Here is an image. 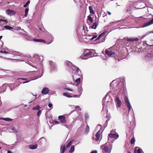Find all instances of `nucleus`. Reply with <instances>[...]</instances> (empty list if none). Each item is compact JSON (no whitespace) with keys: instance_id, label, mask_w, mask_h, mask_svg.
Here are the masks:
<instances>
[{"instance_id":"9d476101","label":"nucleus","mask_w":153,"mask_h":153,"mask_svg":"<svg viewBox=\"0 0 153 153\" xmlns=\"http://www.w3.org/2000/svg\"><path fill=\"white\" fill-rule=\"evenodd\" d=\"M6 13L8 15H14L16 14L15 11L10 10H7L6 11Z\"/></svg>"},{"instance_id":"7ed1b4c3","label":"nucleus","mask_w":153,"mask_h":153,"mask_svg":"<svg viewBox=\"0 0 153 153\" xmlns=\"http://www.w3.org/2000/svg\"><path fill=\"white\" fill-rule=\"evenodd\" d=\"M101 135V132L99 131L96 134L95 137H93L92 138V140H95L96 142H97L100 137Z\"/></svg>"},{"instance_id":"603ef678","label":"nucleus","mask_w":153,"mask_h":153,"mask_svg":"<svg viewBox=\"0 0 153 153\" xmlns=\"http://www.w3.org/2000/svg\"><path fill=\"white\" fill-rule=\"evenodd\" d=\"M74 1L75 2V3H77L78 1V0H74Z\"/></svg>"},{"instance_id":"2eb2a0df","label":"nucleus","mask_w":153,"mask_h":153,"mask_svg":"<svg viewBox=\"0 0 153 153\" xmlns=\"http://www.w3.org/2000/svg\"><path fill=\"white\" fill-rule=\"evenodd\" d=\"M141 149L138 147H135L134 148V152L135 153H141Z\"/></svg>"},{"instance_id":"9b49d317","label":"nucleus","mask_w":153,"mask_h":153,"mask_svg":"<svg viewBox=\"0 0 153 153\" xmlns=\"http://www.w3.org/2000/svg\"><path fill=\"white\" fill-rule=\"evenodd\" d=\"M108 136L111 138H118L119 135L118 134H113L111 133H110L108 135Z\"/></svg>"},{"instance_id":"6e6552de","label":"nucleus","mask_w":153,"mask_h":153,"mask_svg":"<svg viewBox=\"0 0 153 153\" xmlns=\"http://www.w3.org/2000/svg\"><path fill=\"white\" fill-rule=\"evenodd\" d=\"M143 3L140 1H138L136 3V7L137 9H141L143 8Z\"/></svg>"},{"instance_id":"aec40b11","label":"nucleus","mask_w":153,"mask_h":153,"mask_svg":"<svg viewBox=\"0 0 153 153\" xmlns=\"http://www.w3.org/2000/svg\"><path fill=\"white\" fill-rule=\"evenodd\" d=\"M88 19L91 23H92L93 22V18L91 16V15H90L88 16Z\"/></svg>"},{"instance_id":"b1692460","label":"nucleus","mask_w":153,"mask_h":153,"mask_svg":"<svg viewBox=\"0 0 153 153\" xmlns=\"http://www.w3.org/2000/svg\"><path fill=\"white\" fill-rule=\"evenodd\" d=\"M1 16H0V18H1ZM3 19H0V22H3L5 23L7 22V19H4V17H3Z\"/></svg>"},{"instance_id":"6ab92c4d","label":"nucleus","mask_w":153,"mask_h":153,"mask_svg":"<svg viewBox=\"0 0 153 153\" xmlns=\"http://www.w3.org/2000/svg\"><path fill=\"white\" fill-rule=\"evenodd\" d=\"M89 130H90L89 127V126L88 125H87L86 128H85V133H86V134H88L89 133Z\"/></svg>"},{"instance_id":"864d4df0","label":"nucleus","mask_w":153,"mask_h":153,"mask_svg":"<svg viewBox=\"0 0 153 153\" xmlns=\"http://www.w3.org/2000/svg\"><path fill=\"white\" fill-rule=\"evenodd\" d=\"M7 153H12L10 151L8 150L7 151Z\"/></svg>"},{"instance_id":"13d9d810","label":"nucleus","mask_w":153,"mask_h":153,"mask_svg":"<svg viewBox=\"0 0 153 153\" xmlns=\"http://www.w3.org/2000/svg\"><path fill=\"white\" fill-rule=\"evenodd\" d=\"M39 29L41 30H42V29H41V28H39Z\"/></svg>"},{"instance_id":"f03ea898","label":"nucleus","mask_w":153,"mask_h":153,"mask_svg":"<svg viewBox=\"0 0 153 153\" xmlns=\"http://www.w3.org/2000/svg\"><path fill=\"white\" fill-rule=\"evenodd\" d=\"M124 100L125 103L127 105L128 109V111H130L131 108V106L130 104L129 100L127 96H125L124 97Z\"/></svg>"},{"instance_id":"6e6d98bb","label":"nucleus","mask_w":153,"mask_h":153,"mask_svg":"<svg viewBox=\"0 0 153 153\" xmlns=\"http://www.w3.org/2000/svg\"><path fill=\"white\" fill-rule=\"evenodd\" d=\"M2 36H0V40L2 38Z\"/></svg>"},{"instance_id":"f8f14e48","label":"nucleus","mask_w":153,"mask_h":153,"mask_svg":"<svg viewBox=\"0 0 153 153\" xmlns=\"http://www.w3.org/2000/svg\"><path fill=\"white\" fill-rule=\"evenodd\" d=\"M33 41L36 42H44V43H46V41L43 40L42 39H33Z\"/></svg>"},{"instance_id":"ea45409f","label":"nucleus","mask_w":153,"mask_h":153,"mask_svg":"<svg viewBox=\"0 0 153 153\" xmlns=\"http://www.w3.org/2000/svg\"><path fill=\"white\" fill-rule=\"evenodd\" d=\"M0 52L1 53H7L8 52L5 51H0Z\"/></svg>"},{"instance_id":"c756f323","label":"nucleus","mask_w":153,"mask_h":153,"mask_svg":"<svg viewBox=\"0 0 153 153\" xmlns=\"http://www.w3.org/2000/svg\"><path fill=\"white\" fill-rule=\"evenodd\" d=\"M82 90V88L81 87H78V91L79 93V95H80L81 94Z\"/></svg>"},{"instance_id":"79ce46f5","label":"nucleus","mask_w":153,"mask_h":153,"mask_svg":"<svg viewBox=\"0 0 153 153\" xmlns=\"http://www.w3.org/2000/svg\"><path fill=\"white\" fill-rule=\"evenodd\" d=\"M65 89L68 90L69 91H73V89H71L69 88H65Z\"/></svg>"},{"instance_id":"393cba45","label":"nucleus","mask_w":153,"mask_h":153,"mask_svg":"<svg viewBox=\"0 0 153 153\" xmlns=\"http://www.w3.org/2000/svg\"><path fill=\"white\" fill-rule=\"evenodd\" d=\"M4 27L6 29L9 30H11L13 28V27L7 25L4 26Z\"/></svg>"},{"instance_id":"e433bc0d","label":"nucleus","mask_w":153,"mask_h":153,"mask_svg":"<svg viewBox=\"0 0 153 153\" xmlns=\"http://www.w3.org/2000/svg\"><path fill=\"white\" fill-rule=\"evenodd\" d=\"M88 118H89L88 116L87 115H86L85 117V120L86 123L87 122V121L88 120Z\"/></svg>"},{"instance_id":"052dcab7","label":"nucleus","mask_w":153,"mask_h":153,"mask_svg":"<svg viewBox=\"0 0 153 153\" xmlns=\"http://www.w3.org/2000/svg\"><path fill=\"white\" fill-rule=\"evenodd\" d=\"M19 53V55H20V53Z\"/></svg>"},{"instance_id":"a211bd4d","label":"nucleus","mask_w":153,"mask_h":153,"mask_svg":"<svg viewBox=\"0 0 153 153\" xmlns=\"http://www.w3.org/2000/svg\"><path fill=\"white\" fill-rule=\"evenodd\" d=\"M98 25V23H97L96 22H94L93 23V25L91 27L92 29H95Z\"/></svg>"},{"instance_id":"680f3d73","label":"nucleus","mask_w":153,"mask_h":153,"mask_svg":"<svg viewBox=\"0 0 153 153\" xmlns=\"http://www.w3.org/2000/svg\"><path fill=\"white\" fill-rule=\"evenodd\" d=\"M1 148V147H0V149Z\"/></svg>"},{"instance_id":"412c9836","label":"nucleus","mask_w":153,"mask_h":153,"mask_svg":"<svg viewBox=\"0 0 153 153\" xmlns=\"http://www.w3.org/2000/svg\"><path fill=\"white\" fill-rule=\"evenodd\" d=\"M1 120H3L6 121H11L12 119L11 118H0Z\"/></svg>"},{"instance_id":"20e7f679","label":"nucleus","mask_w":153,"mask_h":153,"mask_svg":"<svg viewBox=\"0 0 153 153\" xmlns=\"http://www.w3.org/2000/svg\"><path fill=\"white\" fill-rule=\"evenodd\" d=\"M101 149H102L104 153H110V152H109L108 148L106 145V144L101 146Z\"/></svg>"},{"instance_id":"4c0bfd02","label":"nucleus","mask_w":153,"mask_h":153,"mask_svg":"<svg viewBox=\"0 0 153 153\" xmlns=\"http://www.w3.org/2000/svg\"><path fill=\"white\" fill-rule=\"evenodd\" d=\"M71 63L70 61H67L66 62V65L68 66L71 65Z\"/></svg>"},{"instance_id":"dca6fc26","label":"nucleus","mask_w":153,"mask_h":153,"mask_svg":"<svg viewBox=\"0 0 153 153\" xmlns=\"http://www.w3.org/2000/svg\"><path fill=\"white\" fill-rule=\"evenodd\" d=\"M89 9L91 13L92 14H94L95 13V11L93 10L92 7V6H89Z\"/></svg>"},{"instance_id":"a18cd8bd","label":"nucleus","mask_w":153,"mask_h":153,"mask_svg":"<svg viewBox=\"0 0 153 153\" xmlns=\"http://www.w3.org/2000/svg\"><path fill=\"white\" fill-rule=\"evenodd\" d=\"M97 150H94L92 151H91L90 153H97Z\"/></svg>"},{"instance_id":"de8ad7c7","label":"nucleus","mask_w":153,"mask_h":153,"mask_svg":"<svg viewBox=\"0 0 153 153\" xmlns=\"http://www.w3.org/2000/svg\"><path fill=\"white\" fill-rule=\"evenodd\" d=\"M30 80L25 81L24 82H23V83H27V82H29L30 81Z\"/></svg>"},{"instance_id":"ddd939ff","label":"nucleus","mask_w":153,"mask_h":153,"mask_svg":"<svg viewBox=\"0 0 153 153\" xmlns=\"http://www.w3.org/2000/svg\"><path fill=\"white\" fill-rule=\"evenodd\" d=\"M153 24V18L149 22L144 24V27H146Z\"/></svg>"},{"instance_id":"3c124183","label":"nucleus","mask_w":153,"mask_h":153,"mask_svg":"<svg viewBox=\"0 0 153 153\" xmlns=\"http://www.w3.org/2000/svg\"><path fill=\"white\" fill-rule=\"evenodd\" d=\"M107 13L109 15H111V13L110 12L108 11Z\"/></svg>"},{"instance_id":"bb28decb","label":"nucleus","mask_w":153,"mask_h":153,"mask_svg":"<svg viewBox=\"0 0 153 153\" xmlns=\"http://www.w3.org/2000/svg\"><path fill=\"white\" fill-rule=\"evenodd\" d=\"M29 10V9L28 8H27L25 9V14L24 16L25 17H27V14L28 13V12Z\"/></svg>"},{"instance_id":"1a4fd4ad","label":"nucleus","mask_w":153,"mask_h":153,"mask_svg":"<svg viewBox=\"0 0 153 153\" xmlns=\"http://www.w3.org/2000/svg\"><path fill=\"white\" fill-rule=\"evenodd\" d=\"M105 52L106 54L109 56H111V55H115V54L114 52L108 50H105Z\"/></svg>"},{"instance_id":"8fccbe9b","label":"nucleus","mask_w":153,"mask_h":153,"mask_svg":"<svg viewBox=\"0 0 153 153\" xmlns=\"http://www.w3.org/2000/svg\"><path fill=\"white\" fill-rule=\"evenodd\" d=\"M73 97H78V96L76 95H73Z\"/></svg>"},{"instance_id":"58836bf2","label":"nucleus","mask_w":153,"mask_h":153,"mask_svg":"<svg viewBox=\"0 0 153 153\" xmlns=\"http://www.w3.org/2000/svg\"><path fill=\"white\" fill-rule=\"evenodd\" d=\"M75 108L79 111H80L81 110L79 106H76Z\"/></svg>"},{"instance_id":"72a5a7b5","label":"nucleus","mask_w":153,"mask_h":153,"mask_svg":"<svg viewBox=\"0 0 153 153\" xmlns=\"http://www.w3.org/2000/svg\"><path fill=\"white\" fill-rule=\"evenodd\" d=\"M105 34V32H103L102 33L100 34L99 35V37H100V38H102V37L104 36Z\"/></svg>"},{"instance_id":"4d7b16f0","label":"nucleus","mask_w":153,"mask_h":153,"mask_svg":"<svg viewBox=\"0 0 153 153\" xmlns=\"http://www.w3.org/2000/svg\"><path fill=\"white\" fill-rule=\"evenodd\" d=\"M51 42H52V41H51V42H49V43H47V44H50V43H51Z\"/></svg>"},{"instance_id":"c9c22d12","label":"nucleus","mask_w":153,"mask_h":153,"mask_svg":"<svg viewBox=\"0 0 153 153\" xmlns=\"http://www.w3.org/2000/svg\"><path fill=\"white\" fill-rule=\"evenodd\" d=\"M74 67L76 69V71L77 73L79 72V71H80V70H79V68L78 67L76 66L75 67L74 66Z\"/></svg>"},{"instance_id":"4be33fe9","label":"nucleus","mask_w":153,"mask_h":153,"mask_svg":"<svg viewBox=\"0 0 153 153\" xmlns=\"http://www.w3.org/2000/svg\"><path fill=\"white\" fill-rule=\"evenodd\" d=\"M41 108L38 105H37L36 106L33 107L32 108L33 110H39Z\"/></svg>"},{"instance_id":"a878e982","label":"nucleus","mask_w":153,"mask_h":153,"mask_svg":"<svg viewBox=\"0 0 153 153\" xmlns=\"http://www.w3.org/2000/svg\"><path fill=\"white\" fill-rule=\"evenodd\" d=\"M74 150V146H71L70 150L69 151V152L70 153L73 152Z\"/></svg>"},{"instance_id":"473e14b6","label":"nucleus","mask_w":153,"mask_h":153,"mask_svg":"<svg viewBox=\"0 0 153 153\" xmlns=\"http://www.w3.org/2000/svg\"><path fill=\"white\" fill-rule=\"evenodd\" d=\"M42 112V110H39L37 112V115L38 117L40 116L41 115V114Z\"/></svg>"},{"instance_id":"09e8293b","label":"nucleus","mask_w":153,"mask_h":153,"mask_svg":"<svg viewBox=\"0 0 153 153\" xmlns=\"http://www.w3.org/2000/svg\"><path fill=\"white\" fill-rule=\"evenodd\" d=\"M100 38V37H99V36H98V37L95 40V41H97V40H98Z\"/></svg>"},{"instance_id":"37998d69","label":"nucleus","mask_w":153,"mask_h":153,"mask_svg":"<svg viewBox=\"0 0 153 153\" xmlns=\"http://www.w3.org/2000/svg\"><path fill=\"white\" fill-rule=\"evenodd\" d=\"M52 104L51 103H49L48 104V107L50 108H51L52 107Z\"/></svg>"},{"instance_id":"5fc2aeb1","label":"nucleus","mask_w":153,"mask_h":153,"mask_svg":"<svg viewBox=\"0 0 153 153\" xmlns=\"http://www.w3.org/2000/svg\"><path fill=\"white\" fill-rule=\"evenodd\" d=\"M21 79H22L23 80H26L27 79L26 78H21Z\"/></svg>"},{"instance_id":"f704fd0d","label":"nucleus","mask_w":153,"mask_h":153,"mask_svg":"<svg viewBox=\"0 0 153 153\" xmlns=\"http://www.w3.org/2000/svg\"><path fill=\"white\" fill-rule=\"evenodd\" d=\"M80 81V78H79L75 80V82L77 83H79Z\"/></svg>"},{"instance_id":"5701e85b","label":"nucleus","mask_w":153,"mask_h":153,"mask_svg":"<svg viewBox=\"0 0 153 153\" xmlns=\"http://www.w3.org/2000/svg\"><path fill=\"white\" fill-rule=\"evenodd\" d=\"M63 95L68 97H72L70 94L67 93H63Z\"/></svg>"},{"instance_id":"2f4dec72","label":"nucleus","mask_w":153,"mask_h":153,"mask_svg":"<svg viewBox=\"0 0 153 153\" xmlns=\"http://www.w3.org/2000/svg\"><path fill=\"white\" fill-rule=\"evenodd\" d=\"M30 1L29 0L25 3V4L23 5V7H27V5H29V4H30Z\"/></svg>"},{"instance_id":"f257e3e1","label":"nucleus","mask_w":153,"mask_h":153,"mask_svg":"<svg viewBox=\"0 0 153 153\" xmlns=\"http://www.w3.org/2000/svg\"><path fill=\"white\" fill-rule=\"evenodd\" d=\"M92 53V52L89 51L87 49H85L83 54L80 56V58L82 59H86L87 58L85 57L86 56H89Z\"/></svg>"},{"instance_id":"49530a36","label":"nucleus","mask_w":153,"mask_h":153,"mask_svg":"<svg viewBox=\"0 0 153 153\" xmlns=\"http://www.w3.org/2000/svg\"><path fill=\"white\" fill-rule=\"evenodd\" d=\"M53 123L57 124H58L59 122L57 121L56 120H53Z\"/></svg>"},{"instance_id":"bf43d9fd","label":"nucleus","mask_w":153,"mask_h":153,"mask_svg":"<svg viewBox=\"0 0 153 153\" xmlns=\"http://www.w3.org/2000/svg\"><path fill=\"white\" fill-rule=\"evenodd\" d=\"M128 153H131V152H128Z\"/></svg>"},{"instance_id":"0eeeda50","label":"nucleus","mask_w":153,"mask_h":153,"mask_svg":"<svg viewBox=\"0 0 153 153\" xmlns=\"http://www.w3.org/2000/svg\"><path fill=\"white\" fill-rule=\"evenodd\" d=\"M49 91V90L48 88L45 87L43 88L42 91L41 93L43 94H46Z\"/></svg>"},{"instance_id":"7c9ffc66","label":"nucleus","mask_w":153,"mask_h":153,"mask_svg":"<svg viewBox=\"0 0 153 153\" xmlns=\"http://www.w3.org/2000/svg\"><path fill=\"white\" fill-rule=\"evenodd\" d=\"M37 147V145L36 144L35 145H32L30 146V148L32 149H36Z\"/></svg>"},{"instance_id":"f3484780","label":"nucleus","mask_w":153,"mask_h":153,"mask_svg":"<svg viewBox=\"0 0 153 153\" xmlns=\"http://www.w3.org/2000/svg\"><path fill=\"white\" fill-rule=\"evenodd\" d=\"M62 153H64L65 150V145H62L60 148Z\"/></svg>"},{"instance_id":"cd10ccee","label":"nucleus","mask_w":153,"mask_h":153,"mask_svg":"<svg viewBox=\"0 0 153 153\" xmlns=\"http://www.w3.org/2000/svg\"><path fill=\"white\" fill-rule=\"evenodd\" d=\"M135 139L134 138V137H133L131 139V144H133L135 142Z\"/></svg>"},{"instance_id":"c03bdc74","label":"nucleus","mask_w":153,"mask_h":153,"mask_svg":"<svg viewBox=\"0 0 153 153\" xmlns=\"http://www.w3.org/2000/svg\"><path fill=\"white\" fill-rule=\"evenodd\" d=\"M130 8H128L126 10V11L128 13L130 12Z\"/></svg>"},{"instance_id":"4468645a","label":"nucleus","mask_w":153,"mask_h":153,"mask_svg":"<svg viewBox=\"0 0 153 153\" xmlns=\"http://www.w3.org/2000/svg\"><path fill=\"white\" fill-rule=\"evenodd\" d=\"M138 39L137 38H131L129 39H127V41L128 42H134L138 40Z\"/></svg>"},{"instance_id":"423d86ee","label":"nucleus","mask_w":153,"mask_h":153,"mask_svg":"<svg viewBox=\"0 0 153 153\" xmlns=\"http://www.w3.org/2000/svg\"><path fill=\"white\" fill-rule=\"evenodd\" d=\"M58 119L62 123H65L66 122V117L64 115L59 116Z\"/></svg>"},{"instance_id":"c85d7f7f","label":"nucleus","mask_w":153,"mask_h":153,"mask_svg":"<svg viewBox=\"0 0 153 153\" xmlns=\"http://www.w3.org/2000/svg\"><path fill=\"white\" fill-rule=\"evenodd\" d=\"M72 141H69L66 145V147L67 148L69 147L72 144Z\"/></svg>"},{"instance_id":"39448f33","label":"nucleus","mask_w":153,"mask_h":153,"mask_svg":"<svg viewBox=\"0 0 153 153\" xmlns=\"http://www.w3.org/2000/svg\"><path fill=\"white\" fill-rule=\"evenodd\" d=\"M116 100L117 101V105L116 106L117 108H120L121 106V104L122 102L120 99V98L118 97H116L115 98Z\"/></svg>"},{"instance_id":"a19ab883","label":"nucleus","mask_w":153,"mask_h":153,"mask_svg":"<svg viewBox=\"0 0 153 153\" xmlns=\"http://www.w3.org/2000/svg\"><path fill=\"white\" fill-rule=\"evenodd\" d=\"M97 36H95V35L94 36H93V37L91 38V40H93L94 39L97 38Z\"/></svg>"}]
</instances>
